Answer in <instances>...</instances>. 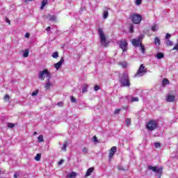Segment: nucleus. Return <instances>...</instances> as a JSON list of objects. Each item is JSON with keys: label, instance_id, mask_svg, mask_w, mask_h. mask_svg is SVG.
Listing matches in <instances>:
<instances>
[{"label": "nucleus", "instance_id": "nucleus-1", "mask_svg": "<svg viewBox=\"0 0 178 178\" xmlns=\"http://www.w3.org/2000/svg\"><path fill=\"white\" fill-rule=\"evenodd\" d=\"M97 31L100 38V43L102 45H103V47H108V43L106 41V35H105V33H104V29H102V28H99Z\"/></svg>", "mask_w": 178, "mask_h": 178}, {"label": "nucleus", "instance_id": "nucleus-2", "mask_svg": "<svg viewBox=\"0 0 178 178\" xmlns=\"http://www.w3.org/2000/svg\"><path fill=\"white\" fill-rule=\"evenodd\" d=\"M148 170H152L156 175H157L158 178H161L163 173V167H158V166H152V165H149L147 167Z\"/></svg>", "mask_w": 178, "mask_h": 178}, {"label": "nucleus", "instance_id": "nucleus-3", "mask_svg": "<svg viewBox=\"0 0 178 178\" xmlns=\"http://www.w3.org/2000/svg\"><path fill=\"white\" fill-rule=\"evenodd\" d=\"M45 77H47V79H51L52 77L51 72L48 71V69H44L43 70L39 72L38 79L40 80L44 81V80H45Z\"/></svg>", "mask_w": 178, "mask_h": 178}, {"label": "nucleus", "instance_id": "nucleus-4", "mask_svg": "<svg viewBox=\"0 0 178 178\" xmlns=\"http://www.w3.org/2000/svg\"><path fill=\"white\" fill-rule=\"evenodd\" d=\"M129 19L134 24H140L143 20V17L140 14L134 13L130 15Z\"/></svg>", "mask_w": 178, "mask_h": 178}, {"label": "nucleus", "instance_id": "nucleus-5", "mask_svg": "<svg viewBox=\"0 0 178 178\" xmlns=\"http://www.w3.org/2000/svg\"><path fill=\"white\" fill-rule=\"evenodd\" d=\"M120 81L122 87H130V80L127 74L124 73Z\"/></svg>", "mask_w": 178, "mask_h": 178}, {"label": "nucleus", "instance_id": "nucleus-6", "mask_svg": "<svg viewBox=\"0 0 178 178\" xmlns=\"http://www.w3.org/2000/svg\"><path fill=\"white\" fill-rule=\"evenodd\" d=\"M145 73H147V69H145L144 64H142L140 65L138 72L135 74L134 77H143Z\"/></svg>", "mask_w": 178, "mask_h": 178}, {"label": "nucleus", "instance_id": "nucleus-7", "mask_svg": "<svg viewBox=\"0 0 178 178\" xmlns=\"http://www.w3.org/2000/svg\"><path fill=\"white\" fill-rule=\"evenodd\" d=\"M144 38V35H140L138 38L132 39L131 44L134 47H138L142 42Z\"/></svg>", "mask_w": 178, "mask_h": 178}, {"label": "nucleus", "instance_id": "nucleus-8", "mask_svg": "<svg viewBox=\"0 0 178 178\" xmlns=\"http://www.w3.org/2000/svg\"><path fill=\"white\" fill-rule=\"evenodd\" d=\"M146 127L147 130H149V131H152L153 130H155V129H156L157 127L156 121L151 120L147 124Z\"/></svg>", "mask_w": 178, "mask_h": 178}, {"label": "nucleus", "instance_id": "nucleus-9", "mask_svg": "<svg viewBox=\"0 0 178 178\" xmlns=\"http://www.w3.org/2000/svg\"><path fill=\"white\" fill-rule=\"evenodd\" d=\"M120 48L122 50L123 54L127 51V42L126 40L120 41Z\"/></svg>", "mask_w": 178, "mask_h": 178}, {"label": "nucleus", "instance_id": "nucleus-10", "mask_svg": "<svg viewBox=\"0 0 178 178\" xmlns=\"http://www.w3.org/2000/svg\"><path fill=\"white\" fill-rule=\"evenodd\" d=\"M63 62H65V58H63V57H62L60 58V61H58V63H56L54 65L56 70H59V69H60L62 67V65H63Z\"/></svg>", "mask_w": 178, "mask_h": 178}, {"label": "nucleus", "instance_id": "nucleus-11", "mask_svg": "<svg viewBox=\"0 0 178 178\" xmlns=\"http://www.w3.org/2000/svg\"><path fill=\"white\" fill-rule=\"evenodd\" d=\"M117 149L118 147L116 146H113V147H111L108 154L109 159H112V158H113V155H115V152H116Z\"/></svg>", "mask_w": 178, "mask_h": 178}, {"label": "nucleus", "instance_id": "nucleus-12", "mask_svg": "<svg viewBox=\"0 0 178 178\" xmlns=\"http://www.w3.org/2000/svg\"><path fill=\"white\" fill-rule=\"evenodd\" d=\"M54 86V83L51 82V78L47 79V81L44 85V88L46 90H49L51 87Z\"/></svg>", "mask_w": 178, "mask_h": 178}, {"label": "nucleus", "instance_id": "nucleus-13", "mask_svg": "<svg viewBox=\"0 0 178 178\" xmlns=\"http://www.w3.org/2000/svg\"><path fill=\"white\" fill-rule=\"evenodd\" d=\"M109 16V8L105 7L103 9V19H108Z\"/></svg>", "mask_w": 178, "mask_h": 178}, {"label": "nucleus", "instance_id": "nucleus-14", "mask_svg": "<svg viewBox=\"0 0 178 178\" xmlns=\"http://www.w3.org/2000/svg\"><path fill=\"white\" fill-rule=\"evenodd\" d=\"M175 95H168L166 97L167 102H173L175 101Z\"/></svg>", "mask_w": 178, "mask_h": 178}, {"label": "nucleus", "instance_id": "nucleus-15", "mask_svg": "<svg viewBox=\"0 0 178 178\" xmlns=\"http://www.w3.org/2000/svg\"><path fill=\"white\" fill-rule=\"evenodd\" d=\"M92 172H94V168H90L88 169L86 174V177H88V176L91 175V173H92Z\"/></svg>", "mask_w": 178, "mask_h": 178}, {"label": "nucleus", "instance_id": "nucleus-16", "mask_svg": "<svg viewBox=\"0 0 178 178\" xmlns=\"http://www.w3.org/2000/svg\"><path fill=\"white\" fill-rule=\"evenodd\" d=\"M48 20H50V22H56V16L55 15H47Z\"/></svg>", "mask_w": 178, "mask_h": 178}, {"label": "nucleus", "instance_id": "nucleus-17", "mask_svg": "<svg viewBox=\"0 0 178 178\" xmlns=\"http://www.w3.org/2000/svg\"><path fill=\"white\" fill-rule=\"evenodd\" d=\"M48 4V0H43L40 6V9L42 10Z\"/></svg>", "mask_w": 178, "mask_h": 178}, {"label": "nucleus", "instance_id": "nucleus-18", "mask_svg": "<svg viewBox=\"0 0 178 178\" xmlns=\"http://www.w3.org/2000/svg\"><path fill=\"white\" fill-rule=\"evenodd\" d=\"M118 65L120 66H122V67H123V68L127 67V63L126 61H121V62L118 63Z\"/></svg>", "mask_w": 178, "mask_h": 178}, {"label": "nucleus", "instance_id": "nucleus-19", "mask_svg": "<svg viewBox=\"0 0 178 178\" xmlns=\"http://www.w3.org/2000/svg\"><path fill=\"white\" fill-rule=\"evenodd\" d=\"M154 44L155 45H158V46L161 45V40L159 39V38L156 37L154 38Z\"/></svg>", "mask_w": 178, "mask_h": 178}, {"label": "nucleus", "instance_id": "nucleus-20", "mask_svg": "<svg viewBox=\"0 0 178 178\" xmlns=\"http://www.w3.org/2000/svg\"><path fill=\"white\" fill-rule=\"evenodd\" d=\"M159 29V27L158 26V25L156 24H153L151 27V30L152 31H158V29Z\"/></svg>", "mask_w": 178, "mask_h": 178}, {"label": "nucleus", "instance_id": "nucleus-21", "mask_svg": "<svg viewBox=\"0 0 178 178\" xmlns=\"http://www.w3.org/2000/svg\"><path fill=\"white\" fill-rule=\"evenodd\" d=\"M51 56L54 59H58L59 58V53L58 51H55L52 54Z\"/></svg>", "mask_w": 178, "mask_h": 178}, {"label": "nucleus", "instance_id": "nucleus-22", "mask_svg": "<svg viewBox=\"0 0 178 178\" xmlns=\"http://www.w3.org/2000/svg\"><path fill=\"white\" fill-rule=\"evenodd\" d=\"M88 88V85L87 84H83V87H82V92L84 94L85 92H87V90Z\"/></svg>", "mask_w": 178, "mask_h": 178}, {"label": "nucleus", "instance_id": "nucleus-23", "mask_svg": "<svg viewBox=\"0 0 178 178\" xmlns=\"http://www.w3.org/2000/svg\"><path fill=\"white\" fill-rule=\"evenodd\" d=\"M139 45H140V49L142 54H145V47H144V44L140 43Z\"/></svg>", "mask_w": 178, "mask_h": 178}, {"label": "nucleus", "instance_id": "nucleus-24", "mask_svg": "<svg viewBox=\"0 0 178 178\" xmlns=\"http://www.w3.org/2000/svg\"><path fill=\"white\" fill-rule=\"evenodd\" d=\"M155 56L157 59H162L164 55H163V53H158Z\"/></svg>", "mask_w": 178, "mask_h": 178}, {"label": "nucleus", "instance_id": "nucleus-25", "mask_svg": "<svg viewBox=\"0 0 178 178\" xmlns=\"http://www.w3.org/2000/svg\"><path fill=\"white\" fill-rule=\"evenodd\" d=\"M77 176V173L74 172H72L70 175H68V177L70 178H74Z\"/></svg>", "mask_w": 178, "mask_h": 178}, {"label": "nucleus", "instance_id": "nucleus-26", "mask_svg": "<svg viewBox=\"0 0 178 178\" xmlns=\"http://www.w3.org/2000/svg\"><path fill=\"white\" fill-rule=\"evenodd\" d=\"M29 56V49H26L24 51L23 57L28 58Z\"/></svg>", "mask_w": 178, "mask_h": 178}, {"label": "nucleus", "instance_id": "nucleus-27", "mask_svg": "<svg viewBox=\"0 0 178 178\" xmlns=\"http://www.w3.org/2000/svg\"><path fill=\"white\" fill-rule=\"evenodd\" d=\"M166 84H169V80L167 79H164L162 82L163 86H166Z\"/></svg>", "mask_w": 178, "mask_h": 178}, {"label": "nucleus", "instance_id": "nucleus-28", "mask_svg": "<svg viewBox=\"0 0 178 178\" xmlns=\"http://www.w3.org/2000/svg\"><path fill=\"white\" fill-rule=\"evenodd\" d=\"M131 124V120L130 118H127L126 120V125L130 126Z\"/></svg>", "mask_w": 178, "mask_h": 178}, {"label": "nucleus", "instance_id": "nucleus-29", "mask_svg": "<svg viewBox=\"0 0 178 178\" xmlns=\"http://www.w3.org/2000/svg\"><path fill=\"white\" fill-rule=\"evenodd\" d=\"M166 45H168L169 47H172V45H173V42H172L170 40H167L166 41Z\"/></svg>", "mask_w": 178, "mask_h": 178}, {"label": "nucleus", "instance_id": "nucleus-30", "mask_svg": "<svg viewBox=\"0 0 178 178\" xmlns=\"http://www.w3.org/2000/svg\"><path fill=\"white\" fill-rule=\"evenodd\" d=\"M38 143H42V141H44V137L42 135H40L38 136Z\"/></svg>", "mask_w": 178, "mask_h": 178}, {"label": "nucleus", "instance_id": "nucleus-31", "mask_svg": "<svg viewBox=\"0 0 178 178\" xmlns=\"http://www.w3.org/2000/svg\"><path fill=\"white\" fill-rule=\"evenodd\" d=\"M67 147V142H65L63 145V147H62V151H66V148Z\"/></svg>", "mask_w": 178, "mask_h": 178}, {"label": "nucleus", "instance_id": "nucleus-32", "mask_svg": "<svg viewBox=\"0 0 178 178\" xmlns=\"http://www.w3.org/2000/svg\"><path fill=\"white\" fill-rule=\"evenodd\" d=\"M40 159H41V154H36V156L35 157V160L38 161H40Z\"/></svg>", "mask_w": 178, "mask_h": 178}, {"label": "nucleus", "instance_id": "nucleus-33", "mask_svg": "<svg viewBox=\"0 0 178 178\" xmlns=\"http://www.w3.org/2000/svg\"><path fill=\"white\" fill-rule=\"evenodd\" d=\"M131 102H138V97H132Z\"/></svg>", "mask_w": 178, "mask_h": 178}, {"label": "nucleus", "instance_id": "nucleus-34", "mask_svg": "<svg viewBox=\"0 0 178 178\" xmlns=\"http://www.w3.org/2000/svg\"><path fill=\"white\" fill-rule=\"evenodd\" d=\"M172 51H178V43H177L172 48Z\"/></svg>", "mask_w": 178, "mask_h": 178}, {"label": "nucleus", "instance_id": "nucleus-35", "mask_svg": "<svg viewBox=\"0 0 178 178\" xmlns=\"http://www.w3.org/2000/svg\"><path fill=\"white\" fill-rule=\"evenodd\" d=\"M8 127H9L10 129H12V128L15 127V124H13V123H8Z\"/></svg>", "mask_w": 178, "mask_h": 178}, {"label": "nucleus", "instance_id": "nucleus-36", "mask_svg": "<svg viewBox=\"0 0 178 178\" xmlns=\"http://www.w3.org/2000/svg\"><path fill=\"white\" fill-rule=\"evenodd\" d=\"M129 31H130V33H134V26H133V25H131L129 27Z\"/></svg>", "mask_w": 178, "mask_h": 178}, {"label": "nucleus", "instance_id": "nucleus-37", "mask_svg": "<svg viewBox=\"0 0 178 178\" xmlns=\"http://www.w3.org/2000/svg\"><path fill=\"white\" fill-rule=\"evenodd\" d=\"M120 111H121L120 108L115 109V111L114 112L115 115H118V113H120Z\"/></svg>", "mask_w": 178, "mask_h": 178}, {"label": "nucleus", "instance_id": "nucleus-38", "mask_svg": "<svg viewBox=\"0 0 178 178\" xmlns=\"http://www.w3.org/2000/svg\"><path fill=\"white\" fill-rule=\"evenodd\" d=\"M141 1L142 0H136V1H135L136 5H137V6L140 5Z\"/></svg>", "mask_w": 178, "mask_h": 178}, {"label": "nucleus", "instance_id": "nucleus-39", "mask_svg": "<svg viewBox=\"0 0 178 178\" xmlns=\"http://www.w3.org/2000/svg\"><path fill=\"white\" fill-rule=\"evenodd\" d=\"M170 37H172V35H170V33H166L165 40H169Z\"/></svg>", "mask_w": 178, "mask_h": 178}, {"label": "nucleus", "instance_id": "nucleus-40", "mask_svg": "<svg viewBox=\"0 0 178 178\" xmlns=\"http://www.w3.org/2000/svg\"><path fill=\"white\" fill-rule=\"evenodd\" d=\"M98 90H99V86L95 85V87H94V90L95 91H98Z\"/></svg>", "mask_w": 178, "mask_h": 178}, {"label": "nucleus", "instance_id": "nucleus-41", "mask_svg": "<svg viewBox=\"0 0 178 178\" xmlns=\"http://www.w3.org/2000/svg\"><path fill=\"white\" fill-rule=\"evenodd\" d=\"M82 151L83 154H87V152H88V149H87L86 147H83Z\"/></svg>", "mask_w": 178, "mask_h": 178}, {"label": "nucleus", "instance_id": "nucleus-42", "mask_svg": "<svg viewBox=\"0 0 178 178\" xmlns=\"http://www.w3.org/2000/svg\"><path fill=\"white\" fill-rule=\"evenodd\" d=\"M154 147H155L156 148H159V147H161V143H156L154 144Z\"/></svg>", "mask_w": 178, "mask_h": 178}, {"label": "nucleus", "instance_id": "nucleus-43", "mask_svg": "<svg viewBox=\"0 0 178 178\" xmlns=\"http://www.w3.org/2000/svg\"><path fill=\"white\" fill-rule=\"evenodd\" d=\"M9 95H6V96L4 97V99L5 101H9Z\"/></svg>", "mask_w": 178, "mask_h": 178}, {"label": "nucleus", "instance_id": "nucleus-44", "mask_svg": "<svg viewBox=\"0 0 178 178\" xmlns=\"http://www.w3.org/2000/svg\"><path fill=\"white\" fill-rule=\"evenodd\" d=\"M76 98H74V97H71V102H72L73 104H74V102H76Z\"/></svg>", "mask_w": 178, "mask_h": 178}, {"label": "nucleus", "instance_id": "nucleus-45", "mask_svg": "<svg viewBox=\"0 0 178 178\" xmlns=\"http://www.w3.org/2000/svg\"><path fill=\"white\" fill-rule=\"evenodd\" d=\"M58 106H63V102H58Z\"/></svg>", "mask_w": 178, "mask_h": 178}, {"label": "nucleus", "instance_id": "nucleus-46", "mask_svg": "<svg viewBox=\"0 0 178 178\" xmlns=\"http://www.w3.org/2000/svg\"><path fill=\"white\" fill-rule=\"evenodd\" d=\"M37 94H38V92H33L32 93V97H35V95H37Z\"/></svg>", "mask_w": 178, "mask_h": 178}, {"label": "nucleus", "instance_id": "nucleus-47", "mask_svg": "<svg viewBox=\"0 0 178 178\" xmlns=\"http://www.w3.org/2000/svg\"><path fill=\"white\" fill-rule=\"evenodd\" d=\"M25 37L26 38H29L30 37V34H29V33H26Z\"/></svg>", "mask_w": 178, "mask_h": 178}, {"label": "nucleus", "instance_id": "nucleus-48", "mask_svg": "<svg viewBox=\"0 0 178 178\" xmlns=\"http://www.w3.org/2000/svg\"><path fill=\"white\" fill-rule=\"evenodd\" d=\"M64 161L63 159H61L59 162H58V165H62V163H63Z\"/></svg>", "mask_w": 178, "mask_h": 178}, {"label": "nucleus", "instance_id": "nucleus-49", "mask_svg": "<svg viewBox=\"0 0 178 178\" xmlns=\"http://www.w3.org/2000/svg\"><path fill=\"white\" fill-rule=\"evenodd\" d=\"M51 30V26H48L47 29H46V31H49Z\"/></svg>", "mask_w": 178, "mask_h": 178}, {"label": "nucleus", "instance_id": "nucleus-50", "mask_svg": "<svg viewBox=\"0 0 178 178\" xmlns=\"http://www.w3.org/2000/svg\"><path fill=\"white\" fill-rule=\"evenodd\" d=\"M93 140H94L95 142L98 141V140H97V136H94L93 137Z\"/></svg>", "mask_w": 178, "mask_h": 178}, {"label": "nucleus", "instance_id": "nucleus-51", "mask_svg": "<svg viewBox=\"0 0 178 178\" xmlns=\"http://www.w3.org/2000/svg\"><path fill=\"white\" fill-rule=\"evenodd\" d=\"M14 178H17V174H14Z\"/></svg>", "mask_w": 178, "mask_h": 178}, {"label": "nucleus", "instance_id": "nucleus-52", "mask_svg": "<svg viewBox=\"0 0 178 178\" xmlns=\"http://www.w3.org/2000/svg\"><path fill=\"white\" fill-rule=\"evenodd\" d=\"M7 22L9 23V24H10V21L9 19H8Z\"/></svg>", "mask_w": 178, "mask_h": 178}, {"label": "nucleus", "instance_id": "nucleus-53", "mask_svg": "<svg viewBox=\"0 0 178 178\" xmlns=\"http://www.w3.org/2000/svg\"><path fill=\"white\" fill-rule=\"evenodd\" d=\"M30 1H31V0H25V2H29Z\"/></svg>", "mask_w": 178, "mask_h": 178}, {"label": "nucleus", "instance_id": "nucleus-54", "mask_svg": "<svg viewBox=\"0 0 178 178\" xmlns=\"http://www.w3.org/2000/svg\"><path fill=\"white\" fill-rule=\"evenodd\" d=\"M37 134V132H33V136H35Z\"/></svg>", "mask_w": 178, "mask_h": 178}]
</instances>
